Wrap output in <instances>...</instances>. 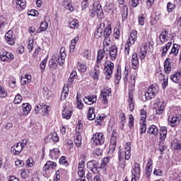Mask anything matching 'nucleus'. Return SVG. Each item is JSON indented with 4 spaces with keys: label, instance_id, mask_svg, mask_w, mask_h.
I'll use <instances>...</instances> for the list:
<instances>
[{
    "label": "nucleus",
    "instance_id": "nucleus-1",
    "mask_svg": "<svg viewBox=\"0 0 181 181\" xmlns=\"http://www.w3.org/2000/svg\"><path fill=\"white\" fill-rule=\"evenodd\" d=\"M159 91V86L156 84L150 86L146 93H145V97L146 100H152V98H155L156 97V94H158Z\"/></svg>",
    "mask_w": 181,
    "mask_h": 181
},
{
    "label": "nucleus",
    "instance_id": "nucleus-2",
    "mask_svg": "<svg viewBox=\"0 0 181 181\" xmlns=\"http://www.w3.org/2000/svg\"><path fill=\"white\" fill-rule=\"evenodd\" d=\"M27 144V140H23L22 143H17L16 145L11 147V152L12 155H14L16 156L19 155L22 152V151H23V148H25Z\"/></svg>",
    "mask_w": 181,
    "mask_h": 181
},
{
    "label": "nucleus",
    "instance_id": "nucleus-3",
    "mask_svg": "<svg viewBox=\"0 0 181 181\" xmlns=\"http://www.w3.org/2000/svg\"><path fill=\"white\" fill-rule=\"evenodd\" d=\"M66 56V48L62 47L59 51L58 57H56V56L53 55L52 60H56L59 66H63V64H64Z\"/></svg>",
    "mask_w": 181,
    "mask_h": 181
},
{
    "label": "nucleus",
    "instance_id": "nucleus-4",
    "mask_svg": "<svg viewBox=\"0 0 181 181\" xmlns=\"http://www.w3.org/2000/svg\"><path fill=\"white\" fill-rule=\"evenodd\" d=\"M92 141L93 142V145L96 146H100V145H103L104 142H105V138L104 137V134L103 133H95L93 135Z\"/></svg>",
    "mask_w": 181,
    "mask_h": 181
},
{
    "label": "nucleus",
    "instance_id": "nucleus-5",
    "mask_svg": "<svg viewBox=\"0 0 181 181\" xmlns=\"http://www.w3.org/2000/svg\"><path fill=\"white\" fill-rule=\"evenodd\" d=\"M96 14L99 19H103L104 18V12L103 11V7L100 4H98L96 7L90 11L91 18H94Z\"/></svg>",
    "mask_w": 181,
    "mask_h": 181
},
{
    "label": "nucleus",
    "instance_id": "nucleus-6",
    "mask_svg": "<svg viewBox=\"0 0 181 181\" xmlns=\"http://www.w3.org/2000/svg\"><path fill=\"white\" fill-rule=\"evenodd\" d=\"M105 70L107 80H110V77L112 75V71H114V63L111 61H107L105 62Z\"/></svg>",
    "mask_w": 181,
    "mask_h": 181
},
{
    "label": "nucleus",
    "instance_id": "nucleus-7",
    "mask_svg": "<svg viewBox=\"0 0 181 181\" xmlns=\"http://www.w3.org/2000/svg\"><path fill=\"white\" fill-rule=\"evenodd\" d=\"M111 89L108 86H104L103 89L100 93V97L102 101H103V104H108V99L107 97H110L111 95Z\"/></svg>",
    "mask_w": 181,
    "mask_h": 181
},
{
    "label": "nucleus",
    "instance_id": "nucleus-8",
    "mask_svg": "<svg viewBox=\"0 0 181 181\" xmlns=\"http://www.w3.org/2000/svg\"><path fill=\"white\" fill-rule=\"evenodd\" d=\"M153 168V161L152 158H148V162L145 168V173L147 179L151 177V175H152V168Z\"/></svg>",
    "mask_w": 181,
    "mask_h": 181
},
{
    "label": "nucleus",
    "instance_id": "nucleus-9",
    "mask_svg": "<svg viewBox=\"0 0 181 181\" xmlns=\"http://www.w3.org/2000/svg\"><path fill=\"white\" fill-rule=\"evenodd\" d=\"M14 56L9 52L4 51L2 54H0V60L2 62H12Z\"/></svg>",
    "mask_w": 181,
    "mask_h": 181
},
{
    "label": "nucleus",
    "instance_id": "nucleus-10",
    "mask_svg": "<svg viewBox=\"0 0 181 181\" xmlns=\"http://www.w3.org/2000/svg\"><path fill=\"white\" fill-rule=\"evenodd\" d=\"M109 54L111 60H115L118 56V47L116 45H112L109 50Z\"/></svg>",
    "mask_w": 181,
    "mask_h": 181
},
{
    "label": "nucleus",
    "instance_id": "nucleus-11",
    "mask_svg": "<svg viewBox=\"0 0 181 181\" xmlns=\"http://www.w3.org/2000/svg\"><path fill=\"white\" fill-rule=\"evenodd\" d=\"M132 66L134 70H136L139 67V59L138 54L134 53L132 57Z\"/></svg>",
    "mask_w": 181,
    "mask_h": 181
},
{
    "label": "nucleus",
    "instance_id": "nucleus-12",
    "mask_svg": "<svg viewBox=\"0 0 181 181\" xmlns=\"http://www.w3.org/2000/svg\"><path fill=\"white\" fill-rule=\"evenodd\" d=\"M5 39L8 45H15V38H13V31L8 30L5 35Z\"/></svg>",
    "mask_w": 181,
    "mask_h": 181
},
{
    "label": "nucleus",
    "instance_id": "nucleus-13",
    "mask_svg": "<svg viewBox=\"0 0 181 181\" xmlns=\"http://www.w3.org/2000/svg\"><path fill=\"white\" fill-rule=\"evenodd\" d=\"M105 27V24L102 23H100V28H98L95 32L94 36L95 39H100V37H103V32H104V29L103 28Z\"/></svg>",
    "mask_w": 181,
    "mask_h": 181
},
{
    "label": "nucleus",
    "instance_id": "nucleus-14",
    "mask_svg": "<svg viewBox=\"0 0 181 181\" xmlns=\"http://www.w3.org/2000/svg\"><path fill=\"white\" fill-rule=\"evenodd\" d=\"M73 110L69 108L66 109V107L64 106V110L62 111V118L70 119V118H71Z\"/></svg>",
    "mask_w": 181,
    "mask_h": 181
},
{
    "label": "nucleus",
    "instance_id": "nucleus-15",
    "mask_svg": "<svg viewBox=\"0 0 181 181\" xmlns=\"http://www.w3.org/2000/svg\"><path fill=\"white\" fill-rule=\"evenodd\" d=\"M93 80H98L100 77V65H95L94 69L90 72Z\"/></svg>",
    "mask_w": 181,
    "mask_h": 181
},
{
    "label": "nucleus",
    "instance_id": "nucleus-16",
    "mask_svg": "<svg viewBox=\"0 0 181 181\" xmlns=\"http://www.w3.org/2000/svg\"><path fill=\"white\" fill-rule=\"evenodd\" d=\"M118 136V133L115 132V130L112 132V136L110 138V144L113 148V151H115L117 146V138Z\"/></svg>",
    "mask_w": 181,
    "mask_h": 181
},
{
    "label": "nucleus",
    "instance_id": "nucleus-17",
    "mask_svg": "<svg viewBox=\"0 0 181 181\" xmlns=\"http://www.w3.org/2000/svg\"><path fill=\"white\" fill-rule=\"evenodd\" d=\"M137 35H138V32L135 30H133L130 33L129 41L127 42L129 43L130 45H134V43H135L138 37Z\"/></svg>",
    "mask_w": 181,
    "mask_h": 181
},
{
    "label": "nucleus",
    "instance_id": "nucleus-18",
    "mask_svg": "<svg viewBox=\"0 0 181 181\" xmlns=\"http://www.w3.org/2000/svg\"><path fill=\"white\" fill-rule=\"evenodd\" d=\"M86 99H83L85 104H88V105H91V104H94L97 102V95H93L88 97H86Z\"/></svg>",
    "mask_w": 181,
    "mask_h": 181
},
{
    "label": "nucleus",
    "instance_id": "nucleus-19",
    "mask_svg": "<svg viewBox=\"0 0 181 181\" xmlns=\"http://www.w3.org/2000/svg\"><path fill=\"white\" fill-rule=\"evenodd\" d=\"M132 173L133 176H139L141 175V165L138 163H134Z\"/></svg>",
    "mask_w": 181,
    "mask_h": 181
},
{
    "label": "nucleus",
    "instance_id": "nucleus-20",
    "mask_svg": "<svg viewBox=\"0 0 181 181\" xmlns=\"http://www.w3.org/2000/svg\"><path fill=\"white\" fill-rule=\"evenodd\" d=\"M130 158H131V143L127 142L125 146L124 159L126 160H129Z\"/></svg>",
    "mask_w": 181,
    "mask_h": 181
},
{
    "label": "nucleus",
    "instance_id": "nucleus-21",
    "mask_svg": "<svg viewBox=\"0 0 181 181\" xmlns=\"http://www.w3.org/2000/svg\"><path fill=\"white\" fill-rule=\"evenodd\" d=\"M60 156V150L59 148H53L49 151V157L51 159H57Z\"/></svg>",
    "mask_w": 181,
    "mask_h": 181
},
{
    "label": "nucleus",
    "instance_id": "nucleus-22",
    "mask_svg": "<svg viewBox=\"0 0 181 181\" xmlns=\"http://www.w3.org/2000/svg\"><path fill=\"white\" fill-rule=\"evenodd\" d=\"M115 8V6H114V4L110 2H106L104 10L105 11V12H107V13H114Z\"/></svg>",
    "mask_w": 181,
    "mask_h": 181
},
{
    "label": "nucleus",
    "instance_id": "nucleus-23",
    "mask_svg": "<svg viewBox=\"0 0 181 181\" xmlns=\"http://www.w3.org/2000/svg\"><path fill=\"white\" fill-rule=\"evenodd\" d=\"M168 134V129L166 127H161L160 129V141H165L166 139V135Z\"/></svg>",
    "mask_w": 181,
    "mask_h": 181
},
{
    "label": "nucleus",
    "instance_id": "nucleus-24",
    "mask_svg": "<svg viewBox=\"0 0 181 181\" xmlns=\"http://www.w3.org/2000/svg\"><path fill=\"white\" fill-rule=\"evenodd\" d=\"M56 166H57V164L56 163V162H53V161H47L45 165H44L42 170H49L50 169H54V168H56Z\"/></svg>",
    "mask_w": 181,
    "mask_h": 181
},
{
    "label": "nucleus",
    "instance_id": "nucleus-25",
    "mask_svg": "<svg viewBox=\"0 0 181 181\" xmlns=\"http://www.w3.org/2000/svg\"><path fill=\"white\" fill-rule=\"evenodd\" d=\"M67 97H69V86L64 85L61 94L62 101H64Z\"/></svg>",
    "mask_w": 181,
    "mask_h": 181
},
{
    "label": "nucleus",
    "instance_id": "nucleus-26",
    "mask_svg": "<svg viewBox=\"0 0 181 181\" xmlns=\"http://www.w3.org/2000/svg\"><path fill=\"white\" fill-rule=\"evenodd\" d=\"M156 76L159 77L160 80H163V88H165L168 86V76H165V75H163L160 72H157Z\"/></svg>",
    "mask_w": 181,
    "mask_h": 181
},
{
    "label": "nucleus",
    "instance_id": "nucleus-27",
    "mask_svg": "<svg viewBox=\"0 0 181 181\" xmlns=\"http://www.w3.org/2000/svg\"><path fill=\"white\" fill-rule=\"evenodd\" d=\"M78 175L81 179H78L76 181H86V170L83 168H78Z\"/></svg>",
    "mask_w": 181,
    "mask_h": 181
},
{
    "label": "nucleus",
    "instance_id": "nucleus-28",
    "mask_svg": "<svg viewBox=\"0 0 181 181\" xmlns=\"http://www.w3.org/2000/svg\"><path fill=\"white\" fill-rule=\"evenodd\" d=\"M87 166H90L92 168H93V169H101V164L98 163V161L94 160L88 161L87 163Z\"/></svg>",
    "mask_w": 181,
    "mask_h": 181
},
{
    "label": "nucleus",
    "instance_id": "nucleus-29",
    "mask_svg": "<svg viewBox=\"0 0 181 181\" xmlns=\"http://www.w3.org/2000/svg\"><path fill=\"white\" fill-rule=\"evenodd\" d=\"M122 74H121V66H117V72L115 76V83L119 84V80H121Z\"/></svg>",
    "mask_w": 181,
    "mask_h": 181
},
{
    "label": "nucleus",
    "instance_id": "nucleus-30",
    "mask_svg": "<svg viewBox=\"0 0 181 181\" xmlns=\"http://www.w3.org/2000/svg\"><path fill=\"white\" fill-rule=\"evenodd\" d=\"M103 50L108 52V49L110 48V46H111V39L110 37L105 38V40H103Z\"/></svg>",
    "mask_w": 181,
    "mask_h": 181
},
{
    "label": "nucleus",
    "instance_id": "nucleus-31",
    "mask_svg": "<svg viewBox=\"0 0 181 181\" xmlns=\"http://www.w3.org/2000/svg\"><path fill=\"white\" fill-rule=\"evenodd\" d=\"M32 170L29 169H22L20 170L21 172V176L22 179H28L29 177V175H30V171Z\"/></svg>",
    "mask_w": 181,
    "mask_h": 181
},
{
    "label": "nucleus",
    "instance_id": "nucleus-32",
    "mask_svg": "<svg viewBox=\"0 0 181 181\" xmlns=\"http://www.w3.org/2000/svg\"><path fill=\"white\" fill-rule=\"evenodd\" d=\"M22 108L24 114L25 115H28L29 112H30V110H32V105H30L29 103H23L22 105Z\"/></svg>",
    "mask_w": 181,
    "mask_h": 181
},
{
    "label": "nucleus",
    "instance_id": "nucleus-33",
    "mask_svg": "<svg viewBox=\"0 0 181 181\" xmlns=\"http://www.w3.org/2000/svg\"><path fill=\"white\" fill-rule=\"evenodd\" d=\"M170 60V59H167L164 63V70L166 74H169V73H170V70H172V68L170 67V62H169Z\"/></svg>",
    "mask_w": 181,
    "mask_h": 181
},
{
    "label": "nucleus",
    "instance_id": "nucleus-34",
    "mask_svg": "<svg viewBox=\"0 0 181 181\" xmlns=\"http://www.w3.org/2000/svg\"><path fill=\"white\" fill-rule=\"evenodd\" d=\"M181 78V71H178L177 73L174 74L170 76V79L174 83H177Z\"/></svg>",
    "mask_w": 181,
    "mask_h": 181
},
{
    "label": "nucleus",
    "instance_id": "nucleus-35",
    "mask_svg": "<svg viewBox=\"0 0 181 181\" xmlns=\"http://www.w3.org/2000/svg\"><path fill=\"white\" fill-rule=\"evenodd\" d=\"M87 118L89 121H93L95 119V113H94V108L89 107L87 115Z\"/></svg>",
    "mask_w": 181,
    "mask_h": 181
},
{
    "label": "nucleus",
    "instance_id": "nucleus-36",
    "mask_svg": "<svg viewBox=\"0 0 181 181\" xmlns=\"http://www.w3.org/2000/svg\"><path fill=\"white\" fill-rule=\"evenodd\" d=\"M16 4L18 9H25L26 8V1L25 0H16Z\"/></svg>",
    "mask_w": 181,
    "mask_h": 181
},
{
    "label": "nucleus",
    "instance_id": "nucleus-37",
    "mask_svg": "<svg viewBox=\"0 0 181 181\" xmlns=\"http://www.w3.org/2000/svg\"><path fill=\"white\" fill-rule=\"evenodd\" d=\"M180 119H181L180 116H173L170 120L171 127H175V125H177V124L180 122Z\"/></svg>",
    "mask_w": 181,
    "mask_h": 181
},
{
    "label": "nucleus",
    "instance_id": "nucleus-38",
    "mask_svg": "<svg viewBox=\"0 0 181 181\" xmlns=\"http://www.w3.org/2000/svg\"><path fill=\"white\" fill-rule=\"evenodd\" d=\"M32 81V76L29 74H25L24 78H21V84L22 86H25V84H29Z\"/></svg>",
    "mask_w": 181,
    "mask_h": 181
},
{
    "label": "nucleus",
    "instance_id": "nucleus-39",
    "mask_svg": "<svg viewBox=\"0 0 181 181\" xmlns=\"http://www.w3.org/2000/svg\"><path fill=\"white\" fill-rule=\"evenodd\" d=\"M180 49V45L177 44H174L171 49L170 54H174V56H177Z\"/></svg>",
    "mask_w": 181,
    "mask_h": 181
},
{
    "label": "nucleus",
    "instance_id": "nucleus-40",
    "mask_svg": "<svg viewBox=\"0 0 181 181\" xmlns=\"http://www.w3.org/2000/svg\"><path fill=\"white\" fill-rule=\"evenodd\" d=\"M148 132L151 135H154L155 136H156V135H158V127L155 125H151L148 127Z\"/></svg>",
    "mask_w": 181,
    "mask_h": 181
},
{
    "label": "nucleus",
    "instance_id": "nucleus-41",
    "mask_svg": "<svg viewBox=\"0 0 181 181\" xmlns=\"http://www.w3.org/2000/svg\"><path fill=\"white\" fill-rule=\"evenodd\" d=\"M49 24L47 21L42 22L40 26V29L37 30V33H40V32H45L46 29H47Z\"/></svg>",
    "mask_w": 181,
    "mask_h": 181
},
{
    "label": "nucleus",
    "instance_id": "nucleus-42",
    "mask_svg": "<svg viewBox=\"0 0 181 181\" xmlns=\"http://www.w3.org/2000/svg\"><path fill=\"white\" fill-rule=\"evenodd\" d=\"M63 5H64V8H66L68 11H70L71 12H73L74 11V8L71 5V4H70V2H69V1L64 0Z\"/></svg>",
    "mask_w": 181,
    "mask_h": 181
},
{
    "label": "nucleus",
    "instance_id": "nucleus-43",
    "mask_svg": "<svg viewBox=\"0 0 181 181\" xmlns=\"http://www.w3.org/2000/svg\"><path fill=\"white\" fill-rule=\"evenodd\" d=\"M111 25H107V26L105 28L103 36L105 38L110 37V35H111Z\"/></svg>",
    "mask_w": 181,
    "mask_h": 181
},
{
    "label": "nucleus",
    "instance_id": "nucleus-44",
    "mask_svg": "<svg viewBox=\"0 0 181 181\" xmlns=\"http://www.w3.org/2000/svg\"><path fill=\"white\" fill-rule=\"evenodd\" d=\"M74 142L78 148L81 146V135L80 134V132L76 133V138L75 139Z\"/></svg>",
    "mask_w": 181,
    "mask_h": 181
},
{
    "label": "nucleus",
    "instance_id": "nucleus-45",
    "mask_svg": "<svg viewBox=\"0 0 181 181\" xmlns=\"http://www.w3.org/2000/svg\"><path fill=\"white\" fill-rule=\"evenodd\" d=\"M77 69L78 71H81V73H85V71H87V65L81 62H78Z\"/></svg>",
    "mask_w": 181,
    "mask_h": 181
},
{
    "label": "nucleus",
    "instance_id": "nucleus-46",
    "mask_svg": "<svg viewBox=\"0 0 181 181\" xmlns=\"http://www.w3.org/2000/svg\"><path fill=\"white\" fill-rule=\"evenodd\" d=\"M150 46H151L152 47H153V42L144 43L143 47H141V50L142 52H146L148 53V49H149Z\"/></svg>",
    "mask_w": 181,
    "mask_h": 181
},
{
    "label": "nucleus",
    "instance_id": "nucleus-47",
    "mask_svg": "<svg viewBox=\"0 0 181 181\" xmlns=\"http://www.w3.org/2000/svg\"><path fill=\"white\" fill-rule=\"evenodd\" d=\"M167 35H168V33L166 31H164L160 33L159 39H160V42H161V43H165V42H168Z\"/></svg>",
    "mask_w": 181,
    "mask_h": 181
},
{
    "label": "nucleus",
    "instance_id": "nucleus-48",
    "mask_svg": "<svg viewBox=\"0 0 181 181\" xmlns=\"http://www.w3.org/2000/svg\"><path fill=\"white\" fill-rule=\"evenodd\" d=\"M168 148V146L163 144V141H160L158 144V151L160 152L161 155H163L165 151Z\"/></svg>",
    "mask_w": 181,
    "mask_h": 181
},
{
    "label": "nucleus",
    "instance_id": "nucleus-49",
    "mask_svg": "<svg viewBox=\"0 0 181 181\" xmlns=\"http://www.w3.org/2000/svg\"><path fill=\"white\" fill-rule=\"evenodd\" d=\"M69 28L71 29H77L78 28V20L74 19L69 23Z\"/></svg>",
    "mask_w": 181,
    "mask_h": 181
},
{
    "label": "nucleus",
    "instance_id": "nucleus-50",
    "mask_svg": "<svg viewBox=\"0 0 181 181\" xmlns=\"http://www.w3.org/2000/svg\"><path fill=\"white\" fill-rule=\"evenodd\" d=\"M80 97H81V95L77 93L76 95V101H77V108H78V110H83V102H81V100H80Z\"/></svg>",
    "mask_w": 181,
    "mask_h": 181
},
{
    "label": "nucleus",
    "instance_id": "nucleus-51",
    "mask_svg": "<svg viewBox=\"0 0 181 181\" xmlns=\"http://www.w3.org/2000/svg\"><path fill=\"white\" fill-rule=\"evenodd\" d=\"M110 162V158L109 157H105L103 159H102V162L100 163V169H104L105 166H107V163Z\"/></svg>",
    "mask_w": 181,
    "mask_h": 181
},
{
    "label": "nucleus",
    "instance_id": "nucleus-52",
    "mask_svg": "<svg viewBox=\"0 0 181 181\" xmlns=\"http://www.w3.org/2000/svg\"><path fill=\"white\" fill-rule=\"evenodd\" d=\"M140 124H141L140 134H141V135H142V134H145V132H146V120L141 121Z\"/></svg>",
    "mask_w": 181,
    "mask_h": 181
},
{
    "label": "nucleus",
    "instance_id": "nucleus-53",
    "mask_svg": "<svg viewBox=\"0 0 181 181\" xmlns=\"http://www.w3.org/2000/svg\"><path fill=\"white\" fill-rule=\"evenodd\" d=\"M134 116L132 115H129V127L130 129H134Z\"/></svg>",
    "mask_w": 181,
    "mask_h": 181
},
{
    "label": "nucleus",
    "instance_id": "nucleus-54",
    "mask_svg": "<svg viewBox=\"0 0 181 181\" xmlns=\"http://www.w3.org/2000/svg\"><path fill=\"white\" fill-rule=\"evenodd\" d=\"M49 135L51 136V139L53 142H59V136H57V133H50Z\"/></svg>",
    "mask_w": 181,
    "mask_h": 181
},
{
    "label": "nucleus",
    "instance_id": "nucleus-55",
    "mask_svg": "<svg viewBox=\"0 0 181 181\" xmlns=\"http://www.w3.org/2000/svg\"><path fill=\"white\" fill-rule=\"evenodd\" d=\"M153 175L156 176H163V171L159 169V168H156L153 171Z\"/></svg>",
    "mask_w": 181,
    "mask_h": 181
},
{
    "label": "nucleus",
    "instance_id": "nucleus-56",
    "mask_svg": "<svg viewBox=\"0 0 181 181\" xmlns=\"http://www.w3.org/2000/svg\"><path fill=\"white\" fill-rule=\"evenodd\" d=\"M83 131V123H81V120H79L78 122V124L76 125V134H79Z\"/></svg>",
    "mask_w": 181,
    "mask_h": 181
},
{
    "label": "nucleus",
    "instance_id": "nucleus-57",
    "mask_svg": "<svg viewBox=\"0 0 181 181\" xmlns=\"http://www.w3.org/2000/svg\"><path fill=\"white\" fill-rule=\"evenodd\" d=\"M22 95L17 94L14 98V104H21L22 103Z\"/></svg>",
    "mask_w": 181,
    "mask_h": 181
},
{
    "label": "nucleus",
    "instance_id": "nucleus-58",
    "mask_svg": "<svg viewBox=\"0 0 181 181\" xmlns=\"http://www.w3.org/2000/svg\"><path fill=\"white\" fill-rule=\"evenodd\" d=\"M59 163L64 165V166H69V162L66 160V156H62L59 158Z\"/></svg>",
    "mask_w": 181,
    "mask_h": 181
},
{
    "label": "nucleus",
    "instance_id": "nucleus-59",
    "mask_svg": "<svg viewBox=\"0 0 181 181\" xmlns=\"http://www.w3.org/2000/svg\"><path fill=\"white\" fill-rule=\"evenodd\" d=\"M175 5L171 2H168L167 4V9L168 12H173V9L175 8Z\"/></svg>",
    "mask_w": 181,
    "mask_h": 181
},
{
    "label": "nucleus",
    "instance_id": "nucleus-60",
    "mask_svg": "<svg viewBox=\"0 0 181 181\" xmlns=\"http://www.w3.org/2000/svg\"><path fill=\"white\" fill-rule=\"evenodd\" d=\"M26 165L28 168H33V165H35V160H33V158L30 157L26 161Z\"/></svg>",
    "mask_w": 181,
    "mask_h": 181
},
{
    "label": "nucleus",
    "instance_id": "nucleus-61",
    "mask_svg": "<svg viewBox=\"0 0 181 181\" xmlns=\"http://www.w3.org/2000/svg\"><path fill=\"white\" fill-rule=\"evenodd\" d=\"M128 74H129V71H128L127 67L125 66L124 71L123 73V80L124 83H127V81H128Z\"/></svg>",
    "mask_w": 181,
    "mask_h": 181
},
{
    "label": "nucleus",
    "instance_id": "nucleus-62",
    "mask_svg": "<svg viewBox=\"0 0 181 181\" xmlns=\"http://www.w3.org/2000/svg\"><path fill=\"white\" fill-rule=\"evenodd\" d=\"M140 115H141V121H146V111L145 110L141 109L140 110Z\"/></svg>",
    "mask_w": 181,
    "mask_h": 181
},
{
    "label": "nucleus",
    "instance_id": "nucleus-63",
    "mask_svg": "<svg viewBox=\"0 0 181 181\" xmlns=\"http://www.w3.org/2000/svg\"><path fill=\"white\" fill-rule=\"evenodd\" d=\"M49 64L50 69H52V70L57 69V63H56V61H53V59H52L51 61H49Z\"/></svg>",
    "mask_w": 181,
    "mask_h": 181
},
{
    "label": "nucleus",
    "instance_id": "nucleus-64",
    "mask_svg": "<svg viewBox=\"0 0 181 181\" xmlns=\"http://www.w3.org/2000/svg\"><path fill=\"white\" fill-rule=\"evenodd\" d=\"M47 63V59H44L40 64V67L42 70V71H43V70H45V69H46V64Z\"/></svg>",
    "mask_w": 181,
    "mask_h": 181
}]
</instances>
